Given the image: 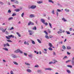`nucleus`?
Here are the masks:
<instances>
[{
	"instance_id": "nucleus-48",
	"label": "nucleus",
	"mask_w": 74,
	"mask_h": 74,
	"mask_svg": "<svg viewBox=\"0 0 74 74\" xmlns=\"http://www.w3.org/2000/svg\"><path fill=\"white\" fill-rule=\"evenodd\" d=\"M10 74H14V72L12 71H10Z\"/></svg>"
},
{
	"instance_id": "nucleus-15",
	"label": "nucleus",
	"mask_w": 74,
	"mask_h": 74,
	"mask_svg": "<svg viewBox=\"0 0 74 74\" xmlns=\"http://www.w3.org/2000/svg\"><path fill=\"white\" fill-rule=\"evenodd\" d=\"M16 33L18 35V37H21V34H20L18 32H17Z\"/></svg>"
},
{
	"instance_id": "nucleus-28",
	"label": "nucleus",
	"mask_w": 74,
	"mask_h": 74,
	"mask_svg": "<svg viewBox=\"0 0 74 74\" xmlns=\"http://www.w3.org/2000/svg\"><path fill=\"white\" fill-rule=\"evenodd\" d=\"M62 49H64L65 50L66 49V47H65V46L63 45L62 46Z\"/></svg>"
},
{
	"instance_id": "nucleus-13",
	"label": "nucleus",
	"mask_w": 74,
	"mask_h": 74,
	"mask_svg": "<svg viewBox=\"0 0 74 74\" xmlns=\"http://www.w3.org/2000/svg\"><path fill=\"white\" fill-rule=\"evenodd\" d=\"M67 49H71V48L70 47V46H67L66 47Z\"/></svg>"
},
{
	"instance_id": "nucleus-3",
	"label": "nucleus",
	"mask_w": 74,
	"mask_h": 74,
	"mask_svg": "<svg viewBox=\"0 0 74 74\" xmlns=\"http://www.w3.org/2000/svg\"><path fill=\"white\" fill-rule=\"evenodd\" d=\"M28 32L29 33V35H32L33 34V31L29 30H28Z\"/></svg>"
},
{
	"instance_id": "nucleus-47",
	"label": "nucleus",
	"mask_w": 74,
	"mask_h": 74,
	"mask_svg": "<svg viewBox=\"0 0 74 74\" xmlns=\"http://www.w3.org/2000/svg\"><path fill=\"white\" fill-rule=\"evenodd\" d=\"M8 13L10 14V13H11V10H8Z\"/></svg>"
},
{
	"instance_id": "nucleus-60",
	"label": "nucleus",
	"mask_w": 74,
	"mask_h": 74,
	"mask_svg": "<svg viewBox=\"0 0 74 74\" xmlns=\"http://www.w3.org/2000/svg\"><path fill=\"white\" fill-rule=\"evenodd\" d=\"M48 33H51V31L49 30V29H48Z\"/></svg>"
},
{
	"instance_id": "nucleus-4",
	"label": "nucleus",
	"mask_w": 74,
	"mask_h": 74,
	"mask_svg": "<svg viewBox=\"0 0 74 74\" xmlns=\"http://www.w3.org/2000/svg\"><path fill=\"white\" fill-rule=\"evenodd\" d=\"M11 56L12 58H17V56L16 55L14 54H11Z\"/></svg>"
},
{
	"instance_id": "nucleus-43",
	"label": "nucleus",
	"mask_w": 74,
	"mask_h": 74,
	"mask_svg": "<svg viewBox=\"0 0 74 74\" xmlns=\"http://www.w3.org/2000/svg\"><path fill=\"white\" fill-rule=\"evenodd\" d=\"M69 62H71V60L66 61V63H69Z\"/></svg>"
},
{
	"instance_id": "nucleus-23",
	"label": "nucleus",
	"mask_w": 74,
	"mask_h": 74,
	"mask_svg": "<svg viewBox=\"0 0 74 74\" xmlns=\"http://www.w3.org/2000/svg\"><path fill=\"white\" fill-rule=\"evenodd\" d=\"M13 63H14V64H15L16 65H18V64L17 62L15 61H14Z\"/></svg>"
},
{
	"instance_id": "nucleus-32",
	"label": "nucleus",
	"mask_w": 74,
	"mask_h": 74,
	"mask_svg": "<svg viewBox=\"0 0 74 74\" xmlns=\"http://www.w3.org/2000/svg\"><path fill=\"white\" fill-rule=\"evenodd\" d=\"M33 30H37V28H36V27H35L33 28H32Z\"/></svg>"
},
{
	"instance_id": "nucleus-12",
	"label": "nucleus",
	"mask_w": 74,
	"mask_h": 74,
	"mask_svg": "<svg viewBox=\"0 0 74 74\" xmlns=\"http://www.w3.org/2000/svg\"><path fill=\"white\" fill-rule=\"evenodd\" d=\"M62 21H63V22H67V21L65 19V18H62Z\"/></svg>"
},
{
	"instance_id": "nucleus-18",
	"label": "nucleus",
	"mask_w": 74,
	"mask_h": 74,
	"mask_svg": "<svg viewBox=\"0 0 74 74\" xmlns=\"http://www.w3.org/2000/svg\"><path fill=\"white\" fill-rule=\"evenodd\" d=\"M15 11H16V12H19L20 11V10L18 9H15L14 10Z\"/></svg>"
},
{
	"instance_id": "nucleus-39",
	"label": "nucleus",
	"mask_w": 74,
	"mask_h": 74,
	"mask_svg": "<svg viewBox=\"0 0 74 74\" xmlns=\"http://www.w3.org/2000/svg\"><path fill=\"white\" fill-rule=\"evenodd\" d=\"M0 4L1 5H3V4H4V3L1 1H0Z\"/></svg>"
},
{
	"instance_id": "nucleus-21",
	"label": "nucleus",
	"mask_w": 74,
	"mask_h": 74,
	"mask_svg": "<svg viewBox=\"0 0 74 74\" xmlns=\"http://www.w3.org/2000/svg\"><path fill=\"white\" fill-rule=\"evenodd\" d=\"M49 46L50 47H52V45L51 43H49Z\"/></svg>"
},
{
	"instance_id": "nucleus-53",
	"label": "nucleus",
	"mask_w": 74,
	"mask_h": 74,
	"mask_svg": "<svg viewBox=\"0 0 74 74\" xmlns=\"http://www.w3.org/2000/svg\"><path fill=\"white\" fill-rule=\"evenodd\" d=\"M49 49V50H50V51H52V49L51 48V47H49L48 48Z\"/></svg>"
},
{
	"instance_id": "nucleus-27",
	"label": "nucleus",
	"mask_w": 74,
	"mask_h": 74,
	"mask_svg": "<svg viewBox=\"0 0 74 74\" xmlns=\"http://www.w3.org/2000/svg\"><path fill=\"white\" fill-rule=\"evenodd\" d=\"M37 40L38 41V42H39V43H40V44H41V40H40L39 39H37Z\"/></svg>"
},
{
	"instance_id": "nucleus-54",
	"label": "nucleus",
	"mask_w": 74,
	"mask_h": 74,
	"mask_svg": "<svg viewBox=\"0 0 74 74\" xmlns=\"http://www.w3.org/2000/svg\"><path fill=\"white\" fill-rule=\"evenodd\" d=\"M44 32L45 33L46 35H48V33H47V32H46V31H44Z\"/></svg>"
},
{
	"instance_id": "nucleus-64",
	"label": "nucleus",
	"mask_w": 74,
	"mask_h": 74,
	"mask_svg": "<svg viewBox=\"0 0 74 74\" xmlns=\"http://www.w3.org/2000/svg\"><path fill=\"white\" fill-rule=\"evenodd\" d=\"M2 32H5V29H3L2 30Z\"/></svg>"
},
{
	"instance_id": "nucleus-31",
	"label": "nucleus",
	"mask_w": 74,
	"mask_h": 74,
	"mask_svg": "<svg viewBox=\"0 0 74 74\" xmlns=\"http://www.w3.org/2000/svg\"><path fill=\"white\" fill-rule=\"evenodd\" d=\"M31 41L32 42V44H36V43H35V42H34V41L31 40Z\"/></svg>"
},
{
	"instance_id": "nucleus-44",
	"label": "nucleus",
	"mask_w": 74,
	"mask_h": 74,
	"mask_svg": "<svg viewBox=\"0 0 74 74\" xmlns=\"http://www.w3.org/2000/svg\"><path fill=\"white\" fill-rule=\"evenodd\" d=\"M53 62H49V64H52L53 63Z\"/></svg>"
},
{
	"instance_id": "nucleus-7",
	"label": "nucleus",
	"mask_w": 74,
	"mask_h": 74,
	"mask_svg": "<svg viewBox=\"0 0 74 74\" xmlns=\"http://www.w3.org/2000/svg\"><path fill=\"white\" fill-rule=\"evenodd\" d=\"M45 70H52V69L51 68H46L45 69Z\"/></svg>"
},
{
	"instance_id": "nucleus-1",
	"label": "nucleus",
	"mask_w": 74,
	"mask_h": 74,
	"mask_svg": "<svg viewBox=\"0 0 74 74\" xmlns=\"http://www.w3.org/2000/svg\"><path fill=\"white\" fill-rule=\"evenodd\" d=\"M12 37V38H14V36H13L12 35H8V36H6L5 38L7 39H8V40H10V38Z\"/></svg>"
},
{
	"instance_id": "nucleus-49",
	"label": "nucleus",
	"mask_w": 74,
	"mask_h": 74,
	"mask_svg": "<svg viewBox=\"0 0 74 74\" xmlns=\"http://www.w3.org/2000/svg\"><path fill=\"white\" fill-rule=\"evenodd\" d=\"M57 11H58V12H61L62 11V10H60L58 9Z\"/></svg>"
},
{
	"instance_id": "nucleus-50",
	"label": "nucleus",
	"mask_w": 74,
	"mask_h": 74,
	"mask_svg": "<svg viewBox=\"0 0 74 74\" xmlns=\"http://www.w3.org/2000/svg\"><path fill=\"white\" fill-rule=\"evenodd\" d=\"M69 30L70 31H72L73 30V28L71 27L69 29Z\"/></svg>"
},
{
	"instance_id": "nucleus-63",
	"label": "nucleus",
	"mask_w": 74,
	"mask_h": 74,
	"mask_svg": "<svg viewBox=\"0 0 74 74\" xmlns=\"http://www.w3.org/2000/svg\"><path fill=\"white\" fill-rule=\"evenodd\" d=\"M37 72L38 73H40L41 72V70H38L37 71Z\"/></svg>"
},
{
	"instance_id": "nucleus-35",
	"label": "nucleus",
	"mask_w": 74,
	"mask_h": 74,
	"mask_svg": "<svg viewBox=\"0 0 74 74\" xmlns=\"http://www.w3.org/2000/svg\"><path fill=\"white\" fill-rule=\"evenodd\" d=\"M67 67H70V68H72L73 66L70 65H67Z\"/></svg>"
},
{
	"instance_id": "nucleus-51",
	"label": "nucleus",
	"mask_w": 74,
	"mask_h": 74,
	"mask_svg": "<svg viewBox=\"0 0 74 74\" xmlns=\"http://www.w3.org/2000/svg\"><path fill=\"white\" fill-rule=\"evenodd\" d=\"M28 56H29V57H31V58H32V55L31 54L28 55Z\"/></svg>"
},
{
	"instance_id": "nucleus-58",
	"label": "nucleus",
	"mask_w": 74,
	"mask_h": 74,
	"mask_svg": "<svg viewBox=\"0 0 74 74\" xmlns=\"http://www.w3.org/2000/svg\"><path fill=\"white\" fill-rule=\"evenodd\" d=\"M7 45L6 44H4V45H3V47H7Z\"/></svg>"
},
{
	"instance_id": "nucleus-25",
	"label": "nucleus",
	"mask_w": 74,
	"mask_h": 74,
	"mask_svg": "<svg viewBox=\"0 0 74 74\" xmlns=\"http://www.w3.org/2000/svg\"><path fill=\"white\" fill-rule=\"evenodd\" d=\"M66 58H67V57L66 56H65L62 59V60H64L65 59H66Z\"/></svg>"
},
{
	"instance_id": "nucleus-11",
	"label": "nucleus",
	"mask_w": 74,
	"mask_h": 74,
	"mask_svg": "<svg viewBox=\"0 0 74 74\" xmlns=\"http://www.w3.org/2000/svg\"><path fill=\"white\" fill-rule=\"evenodd\" d=\"M48 2H49V3H52V4L54 3V2H53V1L52 0H49Z\"/></svg>"
},
{
	"instance_id": "nucleus-59",
	"label": "nucleus",
	"mask_w": 74,
	"mask_h": 74,
	"mask_svg": "<svg viewBox=\"0 0 74 74\" xmlns=\"http://www.w3.org/2000/svg\"><path fill=\"white\" fill-rule=\"evenodd\" d=\"M24 55H25V56H27V54L26 53H24Z\"/></svg>"
},
{
	"instance_id": "nucleus-40",
	"label": "nucleus",
	"mask_w": 74,
	"mask_h": 74,
	"mask_svg": "<svg viewBox=\"0 0 74 74\" xmlns=\"http://www.w3.org/2000/svg\"><path fill=\"white\" fill-rule=\"evenodd\" d=\"M66 32L67 33V34H70V33L69 31H66Z\"/></svg>"
},
{
	"instance_id": "nucleus-22",
	"label": "nucleus",
	"mask_w": 74,
	"mask_h": 74,
	"mask_svg": "<svg viewBox=\"0 0 74 74\" xmlns=\"http://www.w3.org/2000/svg\"><path fill=\"white\" fill-rule=\"evenodd\" d=\"M25 65H26L27 66H30V64L26 62L25 63Z\"/></svg>"
},
{
	"instance_id": "nucleus-24",
	"label": "nucleus",
	"mask_w": 74,
	"mask_h": 74,
	"mask_svg": "<svg viewBox=\"0 0 74 74\" xmlns=\"http://www.w3.org/2000/svg\"><path fill=\"white\" fill-rule=\"evenodd\" d=\"M71 62L72 63V64L73 66H74V61L73 60H72L71 61Z\"/></svg>"
},
{
	"instance_id": "nucleus-37",
	"label": "nucleus",
	"mask_w": 74,
	"mask_h": 74,
	"mask_svg": "<svg viewBox=\"0 0 74 74\" xmlns=\"http://www.w3.org/2000/svg\"><path fill=\"white\" fill-rule=\"evenodd\" d=\"M7 41L9 42H12V41L10 40H7Z\"/></svg>"
},
{
	"instance_id": "nucleus-16",
	"label": "nucleus",
	"mask_w": 74,
	"mask_h": 74,
	"mask_svg": "<svg viewBox=\"0 0 74 74\" xmlns=\"http://www.w3.org/2000/svg\"><path fill=\"white\" fill-rule=\"evenodd\" d=\"M43 3V1H37V3L38 4H41V3Z\"/></svg>"
},
{
	"instance_id": "nucleus-52",
	"label": "nucleus",
	"mask_w": 74,
	"mask_h": 74,
	"mask_svg": "<svg viewBox=\"0 0 74 74\" xmlns=\"http://www.w3.org/2000/svg\"><path fill=\"white\" fill-rule=\"evenodd\" d=\"M24 15V13H23L21 14V17H23V16Z\"/></svg>"
},
{
	"instance_id": "nucleus-46",
	"label": "nucleus",
	"mask_w": 74,
	"mask_h": 74,
	"mask_svg": "<svg viewBox=\"0 0 74 74\" xmlns=\"http://www.w3.org/2000/svg\"><path fill=\"white\" fill-rule=\"evenodd\" d=\"M43 23H44V25H45L46 26L48 25V23H45V22Z\"/></svg>"
},
{
	"instance_id": "nucleus-56",
	"label": "nucleus",
	"mask_w": 74,
	"mask_h": 74,
	"mask_svg": "<svg viewBox=\"0 0 74 74\" xmlns=\"http://www.w3.org/2000/svg\"><path fill=\"white\" fill-rule=\"evenodd\" d=\"M6 44L7 46H8V47H10V45H9L8 43H7Z\"/></svg>"
},
{
	"instance_id": "nucleus-6",
	"label": "nucleus",
	"mask_w": 74,
	"mask_h": 74,
	"mask_svg": "<svg viewBox=\"0 0 74 74\" xmlns=\"http://www.w3.org/2000/svg\"><path fill=\"white\" fill-rule=\"evenodd\" d=\"M40 21L41 22L43 23H44L45 22V20L44 19H41Z\"/></svg>"
},
{
	"instance_id": "nucleus-41",
	"label": "nucleus",
	"mask_w": 74,
	"mask_h": 74,
	"mask_svg": "<svg viewBox=\"0 0 74 74\" xmlns=\"http://www.w3.org/2000/svg\"><path fill=\"white\" fill-rule=\"evenodd\" d=\"M19 52L20 53H23V51H21V50H20V49H19Z\"/></svg>"
},
{
	"instance_id": "nucleus-42",
	"label": "nucleus",
	"mask_w": 74,
	"mask_h": 74,
	"mask_svg": "<svg viewBox=\"0 0 74 74\" xmlns=\"http://www.w3.org/2000/svg\"><path fill=\"white\" fill-rule=\"evenodd\" d=\"M39 67V66H38V65H35L34 66V67H36V68H38V67Z\"/></svg>"
},
{
	"instance_id": "nucleus-34",
	"label": "nucleus",
	"mask_w": 74,
	"mask_h": 74,
	"mask_svg": "<svg viewBox=\"0 0 74 74\" xmlns=\"http://www.w3.org/2000/svg\"><path fill=\"white\" fill-rule=\"evenodd\" d=\"M67 67H70V68H72L73 66L70 65H67Z\"/></svg>"
},
{
	"instance_id": "nucleus-5",
	"label": "nucleus",
	"mask_w": 74,
	"mask_h": 74,
	"mask_svg": "<svg viewBox=\"0 0 74 74\" xmlns=\"http://www.w3.org/2000/svg\"><path fill=\"white\" fill-rule=\"evenodd\" d=\"M34 25V23L31 22V21H29L28 23V26H29V25Z\"/></svg>"
},
{
	"instance_id": "nucleus-10",
	"label": "nucleus",
	"mask_w": 74,
	"mask_h": 74,
	"mask_svg": "<svg viewBox=\"0 0 74 74\" xmlns=\"http://www.w3.org/2000/svg\"><path fill=\"white\" fill-rule=\"evenodd\" d=\"M30 18H33L35 17V16L34 14H31L29 16Z\"/></svg>"
},
{
	"instance_id": "nucleus-30",
	"label": "nucleus",
	"mask_w": 74,
	"mask_h": 74,
	"mask_svg": "<svg viewBox=\"0 0 74 74\" xmlns=\"http://www.w3.org/2000/svg\"><path fill=\"white\" fill-rule=\"evenodd\" d=\"M53 62H53V64H55V63H56V62H57V61L55 60H53Z\"/></svg>"
},
{
	"instance_id": "nucleus-45",
	"label": "nucleus",
	"mask_w": 74,
	"mask_h": 74,
	"mask_svg": "<svg viewBox=\"0 0 74 74\" xmlns=\"http://www.w3.org/2000/svg\"><path fill=\"white\" fill-rule=\"evenodd\" d=\"M15 3H16V4H18V1H14Z\"/></svg>"
},
{
	"instance_id": "nucleus-38",
	"label": "nucleus",
	"mask_w": 74,
	"mask_h": 74,
	"mask_svg": "<svg viewBox=\"0 0 74 74\" xmlns=\"http://www.w3.org/2000/svg\"><path fill=\"white\" fill-rule=\"evenodd\" d=\"M45 37L47 39H49V37H48V36L47 35H46L45 36Z\"/></svg>"
},
{
	"instance_id": "nucleus-17",
	"label": "nucleus",
	"mask_w": 74,
	"mask_h": 74,
	"mask_svg": "<svg viewBox=\"0 0 74 74\" xmlns=\"http://www.w3.org/2000/svg\"><path fill=\"white\" fill-rule=\"evenodd\" d=\"M19 49H17L16 50V51H14V52L15 53H18V52H19Z\"/></svg>"
},
{
	"instance_id": "nucleus-55",
	"label": "nucleus",
	"mask_w": 74,
	"mask_h": 74,
	"mask_svg": "<svg viewBox=\"0 0 74 74\" xmlns=\"http://www.w3.org/2000/svg\"><path fill=\"white\" fill-rule=\"evenodd\" d=\"M60 33H62V31H61V32L58 31L57 32V33H58V34H60Z\"/></svg>"
},
{
	"instance_id": "nucleus-8",
	"label": "nucleus",
	"mask_w": 74,
	"mask_h": 74,
	"mask_svg": "<svg viewBox=\"0 0 74 74\" xmlns=\"http://www.w3.org/2000/svg\"><path fill=\"white\" fill-rule=\"evenodd\" d=\"M24 44L25 45H29V43H28V42H26V41H25L24 42Z\"/></svg>"
},
{
	"instance_id": "nucleus-14",
	"label": "nucleus",
	"mask_w": 74,
	"mask_h": 74,
	"mask_svg": "<svg viewBox=\"0 0 74 74\" xmlns=\"http://www.w3.org/2000/svg\"><path fill=\"white\" fill-rule=\"evenodd\" d=\"M66 72L68 73V74H70L71 73V71H70V70L68 69H67L66 70Z\"/></svg>"
},
{
	"instance_id": "nucleus-2",
	"label": "nucleus",
	"mask_w": 74,
	"mask_h": 74,
	"mask_svg": "<svg viewBox=\"0 0 74 74\" xmlns=\"http://www.w3.org/2000/svg\"><path fill=\"white\" fill-rule=\"evenodd\" d=\"M36 7H37L36 5H32L30 7V8L31 9H35L36 8Z\"/></svg>"
},
{
	"instance_id": "nucleus-29",
	"label": "nucleus",
	"mask_w": 74,
	"mask_h": 74,
	"mask_svg": "<svg viewBox=\"0 0 74 74\" xmlns=\"http://www.w3.org/2000/svg\"><path fill=\"white\" fill-rule=\"evenodd\" d=\"M49 26L50 27V28H52V24L50 23H49Z\"/></svg>"
},
{
	"instance_id": "nucleus-26",
	"label": "nucleus",
	"mask_w": 74,
	"mask_h": 74,
	"mask_svg": "<svg viewBox=\"0 0 74 74\" xmlns=\"http://www.w3.org/2000/svg\"><path fill=\"white\" fill-rule=\"evenodd\" d=\"M51 13H52V14L55 15V10H53L51 12Z\"/></svg>"
},
{
	"instance_id": "nucleus-61",
	"label": "nucleus",
	"mask_w": 74,
	"mask_h": 74,
	"mask_svg": "<svg viewBox=\"0 0 74 74\" xmlns=\"http://www.w3.org/2000/svg\"><path fill=\"white\" fill-rule=\"evenodd\" d=\"M3 62H5V63L7 62V61H6L4 60H3Z\"/></svg>"
},
{
	"instance_id": "nucleus-19",
	"label": "nucleus",
	"mask_w": 74,
	"mask_h": 74,
	"mask_svg": "<svg viewBox=\"0 0 74 74\" xmlns=\"http://www.w3.org/2000/svg\"><path fill=\"white\" fill-rule=\"evenodd\" d=\"M64 10L65 11H66V12H68L70 11V10L69 9H65Z\"/></svg>"
},
{
	"instance_id": "nucleus-33",
	"label": "nucleus",
	"mask_w": 74,
	"mask_h": 74,
	"mask_svg": "<svg viewBox=\"0 0 74 74\" xmlns=\"http://www.w3.org/2000/svg\"><path fill=\"white\" fill-rule=\"evenodd\" d=\"M11 19H13V17H10L8 19V20L9 21H10V20H11Z\"/></svg>"
},
{
	"instance_id": "nucleus-57",
	"label": "nucleus",
	"mask_w": 74,
	"mask_h": 74,
	"mask_svg": "<svg viewBox=\"0 0 74 74\" xmlns=\"http://www.w3.org/2000/svg\"><path fill=\"white\" fill-rule=\"evenodd\" d=\"M67 54L68 55H70V54H71V53H69V52H67Z\"/></svg>"
},
{
	"instance_id": "nucleus-9",
	"label": "nucleus",
	"mask_w": 74,
	"mask_h": 74,
	"mask_svg": "<svg viewBox=\"0 0 74 74\" xmlns=\"http://www.w3.org/2000/svg\"><path fill=\"white\" fill-rule=\"evenodd\" d=\"M27 71L28 73H31L32 72V70L30 69H27Z\"/></svg>"
},
{
	"instance_id": "nucleus-36",
	"label": "nucleus",
	"mask_w": 74,
	"mask_h": 74,
	"mask_svg": "<svg viewBox=\"0 0 74 74\" xmlns=\"http://www.w3.org/2000/svg\"><path fill=\"white\" fill-rule=\"evenodd\" d=\"M16 13H14L12 14V16H16Z\"/></svg>"
},
{
	"instance_id": "nucleus-20",
	"label": "nucleus",
	"mask_w": 74,
	"mask_h": 74,
	"mask_svg": "<svg viewBox=\"0 0 74 74\" xmlns=\"http://www.w3.org/2000/svg\"><path fill=\"white\" fill-rule=\"evenodd\" d=\"M3 49H4L5 51H8V49L6 48H3Z\"/></svg>"
},
{
	"instance_id": "nucleus-62",
	"label": "nucleus",
	"mask_w": 74,
	"mask_h": 74,
	"mask_svg": "<svg viewBox=\"0 0 74 74\" xmlns=\"http://www.w3.org/2000/svg\"><path fill=\"white\" fill-rule=\"evenodd\" d=\"M14 29V28L13 27H12L11 28H10V30H13Z\"/></svg>"
}]
</instances>
